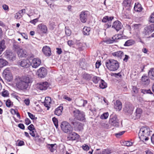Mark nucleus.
<instances>
[{
  "instance_id": "obj_1",
  "label": "nucleus",
  "mask_w": 154,
  "mask_h": 154,
  "mask_svg": "<svg viewBox=\"0 0 154 154\" xmlns=\"http://www.w3.org/2000/svg\"><path fill=\"white\" fill-rule=\"evenodd\" d=\"M32 82V79L28 76L18 77L15 79L16 87L19 90H27Z\"/></svg>"
},
{
  "instance_id": "obj_2",
  "label": "nucleus",
  "mask_w": 154,
  "mask_h": 154,
  "mask_svg": "<svg viewBox=\"0 0 154 154\" xmlns=\"http://www.w3.org/2000/svg\"><path fill=\"white\" fill-rule=\"evenodd\" d=\"M152 133V131L147 126L142 127L140 129L138 133L139 137L142 141L148 140L150 136Z\"/></svg>"
},
{
  "instance_id": "obj_3",
  "label": "nucleus",
  "mask_w": 154,
  "mask_h": 154,
  "mask_svg": "<svg viewBox=\"0 0 154 154\" xmlns=\"http://www.w3.org/2000/svg\"><path fill=\"white\" fill-rule=\"evenodd\" d=\"M105 64L107 68L111 71L116 70L119 66V63L118 62L112 59L107 60L105 62Z\"/></svg>"
},
{
  "instance_id": "obj_4",
  "label": "nucleus",
  "mask_w": 154,
  "mask_h": 154,
  "mask_svg": "<svg viewBox=\"0 0 154 154\" xmlns=\"http://www.w3.org/2000/svg\"><path fill=\"white\" fill-rule=\"evenodd\" d=\"M60 127L62 131L65 133H70L73 130L71 125L66 121L63 122L61 124Z\"/></svg>"
},
{
  "instance_id": "obj_5",
  "label": "nucleus",
  "mask_w": 154,
  "mask_h": 154,
  "mask_svg": "<svg viewBox=\"0 0 154 154\" xmlns=\"http://www.w3.org/2000/svg\"><path fill=\"white\" fill-rule=\"evenodd\" d=\"M154 31V23L145 26L141 32L143 37L147 36Z\"/></svg>"
},
{
  "instance_id": "obj_6",
  "label": "nucleus",
  "mask_w": 154,
  "mask_h": 154,
  "mask_svg": "<svg viewBox=\"0 0 154 154\" xmlns=\"http://www.w3.org/2000/svg\"><path fill=\"white\" fill-rule=\"evenodd\" d=\"M73 113L74 116L76 119L80 121L85 120V115L84 112L75 109L73 111Z\"/></svg>"
},
{
  "instance_id": "obj_7",
  "label": "nucleus",
  "mask_w": 154,
  "mask_h": 154,
  "mask_svg": "<svg viewBox=\"0 0 154 154\" xmlns=\"http://www.w3.org/2000/svg\"><path fill=\"white\" fill-rule=\"evenodd\" d=\"M70 122L71 124L74 126V128L75 131H79L83 129V125L81 123L76 122L75 120L69 119Z\"/></svg>"
},
{
  "instance_id": "obj_8",
  "label": "nucleus",
  "mask_w": 154,
  "mask_h": 154,
  "mask_svg": "<svg viewBox=\"0 0 154 154\" xmlns=\"http://www.w3.org/2000/svg\"><path fill=\"white\" fill-rule=\"evenodd\" d=\"M109 123L112 126L116 127H118L119 123L117 115L115 114L110 115Z\"/></svg>"
},
{
  "instance_id": "obj_9",
  "label": "nucleus",
  "mask_w": 154,
  "mask_h": 154,
  "mask_svg": "<svg viewBox=\"0 0 154 154\" xmlns=\"http://www.w3.org/2000/svg\"><path fill=\"white\" fill-rule=\"evenodd\" d=\"M134 109V106L131 103L129 102L125 103L123 109L125 112L127 113L128 114H131L132 113Z\"/></svg>"
},
{
  "instance_id": "obj_10",
  "label": "nucleus",
  "mask_w": 154,
  "mask_h": 154,
  "mask_svg": "<svg viewBox=\"0 0 154 154\" xmlns=\"http://www.w3.org/2000/svg\"><path fill=\"white\" fill-rule=\"evenodd\" d=\"M4 54L5 57L11 61H13L15 59V56L10 50H6Z\"/></svg>"
},
{
  "instance_id": "obj_11",
  "label": "nucleus",
  "mask_w": 154,
  "mask_h": 154,
  "mask_svg": "<svg viewBox=\"0 0 154 154\" xmlns=\"http://www.w3.org/2000/svg\"><path fill=\"white\" fill-rule=\"evenodd\" d=\"M123 27V25L118 20L114 22L112 26V28L118 31Z\"/></svg>"
},
{
  "instance_id": "obj_12",
  "label": "nucleus",
  "mask_w": 154,
  "mask_h": 154,
  "mask_svg": "<svg viewBox=\"0 0 154 154\" xmlns=\"http://www.w3.org/2000/svg\"><path fill=\"white\" fill-rule=\"evenodd\" d=\"M149 76L146 75H143L142 77L140 83L142 85L145 86L148 85L150 83V80Z\"/></svg>"
},
{
  "instance_id": "obj_13",
  "label": "nucleus",
  "mask_w": 154,
  "mask_h": 154,
  "mask_svg": "<svg viewBox=\"0 0 154 154\" xmlns=\"http://www.w3.org/2000/svg\"><path fill=\"white\" fill-rule=\"evenodd\" d=\"M88 13V11H83L80 14V20L83 23H85L87 20Z\"/></svg>"
},
{
  "instance_id": "obj_14",
  "label": "nucleus",
  "mask_w": 154,
  "mask_h": 154,
  "mask_svg": "<svg viewBox=\"0 0 154 154\" xmlns=\"http://www.w3.org/2000/svg\"><path fill=\"white\" fill-rule=\"evenodd\" d=\"M69 133V134L67 137L68 140L71 141L75 140L78 139L79 137V135L75 132Z\"/></svg>"
},
{
  "instance_id": "obj_15",
  "label": "nucleus",
  "mask_w": 154,
  "mask_h": 154,
  "mask_svg": "<svg viewBox=\"0 0 154 154\" xmlns=\"http://www.w3.org/2000/svg\"><path fill=\"white\" fill-rule=\"evenodd\" d=\"M3 74L7 80L10 81L13 79L12 74L10 73L9 68L5 69L4 71Z\"/></svg>"
},
{
  "instance_id": "obj_16",
  "label": "nucleus",
  "mask_w": 154,
  "mask_h": 154,
  "mask_svg": "<svg viewBox=\"0 0 154 154\" xmlns=\"http://www.w3.org/2000/svg\"><path fill=\"white\" fill-rule=\"evenodd\" d=\"M133 4L132 0H124L123 2V5L128 10H130Z\"/></svg>"
},
{
  "instance_id": "obj_17",
  "label": "nucleus",
  "mask_w": 154,
  "mask_h": 154,
  "mask_svg": "<svg viewBox=\"0 0 154 154\" xmlns=\"http://www.w3.org/2000/svg\"><path fill=\"white\" fill-rule=\"evenodd\" d=\"M47 73V71L44 67H41L39 69V77L43 78L45 77Z\"/></svg>"
},
{
  "instance_id": "obj_18",
  "label": "nucleus",
  "mask_w": 154,
  "mask_h": 154,
  "mask_svg": "<svg viewBox=\"0 0 154 154\" xmlns=\"http://www.w3.org/2000/svg\"><path fill=\"white\" fill-rule=\"evenodd\" d=\"M42 51L46 56H50L51 54V48L48 46H46L42 48Z\"/></svg>"
},
{
  "instance_id": "obj_19",
  "label": "nucleus",
  "mask_w": 154,
  "mask_h": 154,
  "mask_svg": "<svg viewBox=\"0 0 154 154\" xmlns=\"http://www.w3.org/2000/svg\"><path fill=\"white\" fill-rule=\"evenodd\" d=\"M20 65L22 67L25 68L29 67L31 65V63L29 60L24 59L21 61L20 63Z\"/></svg>"
},
{
  "instance_id": "obj_20",
  "label": "nucleus",
  "mask_w": 154,
  "mask_h": 154,
  "mask_svg": "<svg viewBox=\"0 0 154 154\" xmlns=\"http://www.w3.org/2000/svg\"><path fill=\"white\" fill-rule=\"evenodd\" d=\"M51 103V98L49 97H45V100L43 103L44 105L47 108V110H48L50 108V104Z\"/></svg>"
},
{
  "instance_id": "obj_21",
  "label": "nucleus",
  "mask_w": 154,
  "mask_h": 154,
  "mask_svg": "<svg viewBox=\"0 0 154 154\" xmlns=\"http://www.w3.org/2000/svg\"><path fill=\"white\" fill-rule=\"evenodd\" d=\"M49 86V84L47 82H44L42 83H39V89L41 90H46Z\"/></svg>"
},
{
  "instance_id": "obj_22",
  "label": "nucleus",
  "mask_w": 154,
  "mask_h": 154,
  "mask_svg": "<svg viewBox=\"0 0 154 154\" xmlns=\"http://www.w3.org/2000/svg\"><path fill=\"white\" fill-rule=\"evenodd\" d=\"M39 29L40 33H46L48 30L47 28L46 25L42 24L39 25Z\"/></svg>"
},
{
  "instance_id": "obj_23",
  "label": "nucleus",
  "mask_w": 154,
  "mask_h": 154,
  "mask_svg": "<svg viewBox=\"0 0 154 154\" xmlns=\"http://www.w3.org/2000/svg\"><path fill=\"white\" fill-rule=\"evenodd\" d=\"M114 17L113 16H106L103 17L102 20V22L103 23H111V21L114 19Z\"/></svg>"
},
{
  "instance_id": "obj_24",
  "label": "nucleus",
  "mask_w": 154,
  "mask_h": 154,
  "mask_svg": "<svg viewBox=\"0 0 154 154\" xmlns=\"http://www.w3.org/2000/svg\"><path fill=\"white\" fill-rule=\"evenodd\" d=\"M114 108L118 110H120L122 108V103L120 100H117L114 103Z\"/></svg>"
},
{
  "instance_id": "obj_25",
  "label": "nucleus",
  "mask_w": 154,
  "mask_h": 154,
  "mask_svg": "<svg viewBox=\"0 0 154 154\" xmlns=\"http://www.w3.org/2000/svg\"><path fill=\"white\" fill-rule=\"evenodd\" d=\"M112 54L113 56L117 57L119 59H121L122 57L124 56V53L122 51H119L112 53Z\"/></svg>"
},
{
  "instance_id": "obj_26",
  "label": "nucleus",
  "mask_w": 154,
  "mask_h": 154,
  "mask_svg": "<svg viewBox=\"0 0 154 154\" xmlns=\"http://www.w3.org/2000/svg\"><path fill=\"white\" fill-rule=\"evenodd\" d=\"M63 109V107L62 106H60L57 108L55 110V114L58 116H60L61 114Z\"/></svg>"
},
{
  "instance_id": "obj_27",
  "label": "nucleus",
  "mask_w": 154,
  "mask_h": 154,
  "mask_svg": "<svg viewBox=\"0 0 154 154\" xmlns=\"http://www.w3.org/2000/svg\"><path fill=\"white\" fill-rule=\"evenodd\" d=\"M148 75L150 79L154 81V68L150 69L148 72Z\"/></svg>"
},
{
  "instance_id": "obj_28",
  "label": "nucleus",
  "mask_w": 154,
  "mask_h": 154,
  "mask_svg": "<svg viewBox=\"0 0 154 154\" xmlns=\"http://www.w3.org/2000/svg\"><path fill=\"white\" fill-rule=\"evenodd\" d=\"M5 44V41L4 40L0 41V54L6 48Z\"/></svg>"
},
{
  "instance_id": "obj_29",
  "label": "nucleus",
  "mask_w": 154,
  "mask_h": 154,
  "mask_svg": "<svg viewBox=\"0 0 154 154\" xmlns=\"http://www.w3.org/2000/svg\"><path fill=\"white\" fill-rule=\"evenodd\" d=\"M31 132H30V134L33 137H35V140L36 142H37V140L38 138V134L36 133L35 130L30 131Z\"/></svg>"
},
{
  "instance_id": "obj_30",
  "label": "nucleus",
  "mask_w": 154,
  "mask_h": 154,
  "mask_svg": "<svg viewBox=\"0 0 154 154\" xmlns=\"http://www.w3.org/2000/svg\"><path fill=\"white\" fill-rule=\"evenodd\" d=\"M135 43L134 41L132 39H129L126 41L124 45L125 46H129L134 45Z\"/></svg>"
},
{
  "instance_id": "obj_31",
  "label": "nucleus",
  "mask_w": 154,
  "mask_h": 154,
  "mask_svg": "<svg viewBox=\"0 0 154 154\" xmlns=\"http://www.w3.org/2000/svg\"><path fill=\"white\" fill-rule=\"evenodd\" d=\"M134 9L136 11L140 12L142 11V8L141 7V5L139 3H138L137 4H135L134 7Z\"/></svg>"
},
{
  "instance_id": "obj_32",
  "label": "nucleus",
  "mask_w": 154,
  "mask_h": 154,
  "mask_svg": "<svg viewBox=\"0 0 154 154\" xmlns=\"http://www.w3.org/2000/svg\"><path fill=\"white\" fill-rule=\"evenodd\" d=\"M99 87L100 88L103 89L107 87V83L103 79H101L100 82Z\"/></svg>"
},
{
  "instance_id": "obj_33",
  "label": "nucleus",
  "mask_w": 154,
  "mask_h": 154,
  "mask_svg": "<svg viewBox=\"0 0 154 154\" xmlns=\"http://www.w3.org/2000/svg\"><path fill=\"white\" fill-rule=\"evenodd\" d=\"M93 75L92 74L84 73L83 75V78L89 81L91 79Z\"/></svg>"
},
{
  "instance_id": "obj_34",
  "label": "nucleus",
  "mask_w": 154,
  "mask_h": 154,
  "mask_svg": "<svg viewBox=\"0 0 154 154\" xmlns=\"http://www.w3.org/2000/svg\"><path fill=\"white\" fill-rule=\"evenodd\" d=\"M90 29V27L85 26L83 29V32L84 35H89Z\"/></svg>"
},
{
  "instance_id": "obj_35",
  "label": "nucleus",
  "mask_w": 154,
  "mask_h": 154,
  "mask_svg": "<svg viewBox=\"0 0 154 154\" xmlns=\"http://www.w3.org/2000/svg\"><path fill=\"white\" fill-rule=\"evenodd\" d=\"M38 60L36 58H34L32 60V65L33 67L36 68L38 66Z\"/></svg>"
},
{
  "instance_id": "obj_36",
  "label": "nucleus",
  "mask_w": 154,
  "mask_h": 154,
  "mask_svg": "<svg viewBox=\"0 0 154 154\" xmlns=\"http://www.w3.org/2000/svg\"><path fill=\"white\" fill-rule=\"evenodd\" d=\"M8 64V62L5 60L0 59V68H2Z\"/></svg>"
},
{
  "instance_id": "obj_37",
  "label": "nucleus",
  "mask_w": 154,
  "mask_h": 154,
  "mask_svg": "<svg viewBox=\"0 0 154 154\" xmlns=\"http://www.w3.org/2000/svg\"><path fill=\"white\" fill-rule=\"evenodd\" d=\"M101 80L100 77L96 76H94L92 79L93 82L96 84L98 83L99 81H100Z\"/></svg>"
},
{
  "instance_id": "obj_38",
  "label": "nucleus",
  "mask_w": 154,
  "mask_h": 154,
  "mask_svg": "<svg viewBox=\"0 0 154 154\" xmlns=\"http://www.w3.org/2000/svg\"><path fill=\"white\" fill-rule=\"evenodd\" d=\"M56 144H48L47 145V147L50 150V151L52 152H54L55 150L54 148V146Z\"/></svg>"
},
{
  "instance_id": "obj_39",
  "label": "nucleus",
  "mask_w": 154,
  "mask_h": 154,
  "mask_svg": "<svg viewBox=\"0 0 154 154\" xmlns=\"http://www.w3.org/2000/svg\"><path fill=\"white\" fill-rule=\"evenodd\" d=\"M142 112V110L140 108H137L135 112L137 118H140Z\"/></svg>"
},
{
  "instance_id": "obj_40",
  "label": "nucleus",
  "mask_w": 154,
  "mask_h": 154,
  "mask_svg": "<svg viewBox=\"0 0 154 154\" xmlns=\"http://www.w3.org/2000/svg\"><path fill=\"white\" fill-rule=\"evenodd\" d=\"M6 105L8 107H12L13 105V103L10 100L8 99L6 101Z\"/></svg>"
},
{
  "instance_id": "obj_41",
  "label": "nucleus",
  "mask_w": 154,
  "mask_h": 154,
  "mask_svg": "<svg viewBox=\"0 0 154 154\" xmlns=\"http://www.w3.org/2000/svg\"><path fill=\"white\" fill-rule=\"evenodd\" d=\"M17 54L19 57H24L26 55V54L24 53L22 49H20L18 50Z\"/></svg>"
},
{
  "instance_id": "obj_42",
  "label": "nucleus",
  "mask_w": 154,
  "mask_h": 154,
  "mask_svg": "<svg viewBox=\"0 0 154 154\" xmlns=\"http://www.w3.org/2000/svg\"><path fill=\"white\" fill-rule=\"evenodd\" d=\"M141 92L143 93V94H153V96H154V94H153L150 89L148 90L142 89Z\"/></svg>"
},
{
  "instance_id": "obj_43",
  "label": "nucleus",
  "mask_w": 154,
  "mask_h": 154,
  "mask_svg": "<svg viewBox=\"0 0 154 154\" xmlns=\"http://www.w3.org/2000/svg\"><path fill=\"white\" fill-rule=\"evenodd\" d=\"M76 45L77 46L78 49L79 51H82L83 45L82 43L80 42H76Z\"/></svg>"
},
{
  "instance_id": "obj_44",
  "label": "nucleus",
  "mask_w": 154,
  "mask_h": 154,
  "mask_svg": "<svg viewBox=\"0 0 154 154\" xmlns=\"http://www.w3.org/2000/svg\"><path fill=\"white\" fill-rule=\"evenodd\" d=\"M65 32L66 35L68 36H69L71 33V30L69 29L68 27H65Z\"/></svg>"
},
{
  "instance_id": "obj_45",
  "label": "nucleus",
  "mask_w": 154,
  "mask_h": 154,
  "mask_svg": "<svg viewBox=\"0 0 154 154\" xmlns=\"http://www.w3.org/2000/svg\"><path fill=\"white\" fill-rule=\"evenodd\" d=\"M52 121L56 127L57 128L58 127V120L57 119L54 117L52 118Z\"/></svg>"
},
{
  "instance_id": "obj_46",
  "label": "nucleus",
  "mask_w": 154,
  "mask_h": 154,
  "mask_svg": "<svg viewBox=\"0 0 154 154\" xmlns=\"http://www.w3.org/2000/svg\"><path fill=\"white\" fill-rule=\"evenodd\" d=\"M149 20L151 23L154 22V12L150 16Z\"/></svg>"
},
{
  "instance_id": "obj_47",
  "label": "nucleus",
  "mask_w": 154,
  "mask_h": 154,
  "mask_svg": "<svg viewBox=\"0 0 154 154\" xmlns=\"http://www.w3.org/2000/svg\"><path fill=\"white\" fill-rule=\"evenodd\" d=\"M108 112H106L103 113L101 116L100 118L102 119H106L108 117Z\"/></svg>"
},
{
  "instance_id": "obj_48",
  "label": "nucleus",
  "mask_w": 154,
  "mask_h": 154,
  "mask_svg": "<svg viewBox=\"0 0 154 154\" xmlns=\"http://www.w3.org/2000/svg\"><path fill=\"white\" fill-rule=\"evenodd\" d=\"M22 17V14H20L18 12L15 14L14 18L17 19H19Z\"/></svg>"
},
{
  "instance_id": "obj_49",
  "label": "nucleus",
  "mask_w": 154,
  "mask_h": 154,
  "mask_svg": "<svg viewBox=\"0 0 154 154\" xmlns=\"http://www.w3.org/2000/svg\"><path fill=\"white\" fill-rule=\"evenodd\" d=\"M9 95V93L7 90H5L2 93V96L4 97H8Z\"/></svg>"
},
{
  "instance_id": "obj_50",
  "label": "nucleus",
  "mask_w": 154,
  "mask_h": 154,
  "mask_svg": "<svg viewBox=\"0 0 154 154\" xmlns=\"http://www.w3.org/2000/svg\"><path fill=\"white\" fill-rule=\"evenodd\" d=\"M141 25L140 24H134L132 26L134 29H139Z\"/></svg>"
},
{
  "instance_id": "obj_51",
  "label": "nucleus",
  "mask_w": 154,
  "mask_h": 154,
  "mask_svg": "<svg viewBox=\"0 0 154 154\" xmlns=\"http://www.w3.org/2000/svg\"><path fill=\"white\" fill-rule=\"evenodd\" d=\"M119 36H120V35H116L112 37V39L114 40V42H116V40L120 39V37H119Z\"/></svg>"
},
{
  "instance_id": "obj_52",
  "label": "nucleus",
  "mask_w": 154,
  "mask_h": 154,
  "mask_svg": "<svg viewBox=\"0 0 154 154\" xmlns=\"http://www.w3.org/2000/svg\"><path fill=\"white\" fill-rule=\"evenodd\" d=\"M125 132V131H123L121 132H119V133H116L115 134V136L117 138L120 137V136L123 135Z\"/></svg>"
},
{
  "instance_id": "obj_53",
  "label": "nucleus",
  "mask_w": 154,
  "mask_h": 154,
  "mask_svg": "<svg viewBox=\"0 0 154 154\" xmlns=\"http://www.w3.org/2000/svg\"><path fill=\"white\" fill-rule=\"evenodd\" d=\"M18 32L23 37L26 39H28V37L27 34L25 33L20 32Z\"/></svg>"
},
{
  "instance_id": "obj_54",
  "label": "nucleus",
  "mask_w": 154,
  "mask_h": 154,
  "mask_svg": "<svg viewBox=\"0 0 154 154\" xmlns=\"http://www.w3.org/2000/svg\"><path fill=\"white\" fill-rule=\"evenodd\" d=\"M49 24L50 26L51 27V28L52 29H54L56 26L55 23L52 21H50L49 22Z\"/></svg>"
},
{
  "instance_id": "obj_55",
  "label": "nucleus",
  "mask_w": 154,
  "mask_h": 154,
  "mask_svg": "<svg viewBox=\"0 0 154 154\" xmlns=\"http://www.w3.org/2000/svg\"><path fill=\"white\" fill-rule=\"evenodd\" d=\"M17 142H18V144L17 146H23L24 145V143L23 141L18 140Z\"/></svg>"
},
{
  "instance_id": "obj_56",
  "label": "nucleus",
  "mask_w": 154,
  "mask_h": 154,
  "mask_svg": "<svg viewBox=\"0 0 154 154\" xmlns=\"http://www.w3.org/2000/svg\"><path fill=\"white\" fill-rule=\"evenodd\" d=\"M28 129L30 131H32V130H35V128L34 126L32 124H31L28 127Z\"/></svg>"
},
{
  "instance_id": "obj_57",
  "label": "nucleus",
  "mask_w": 154,
  "mask_h": 154,
  "mask_svg": "<svg viewBox=\"0 0 154 154\" xmlns=\"http://www.w3.org/2000/svg\"><path fill=\"white\" fill-rule=\"evenodd\" d=\"M18 110L17 109H10L11 113L13 115H15L17 112Z\"/></svg>"
},
{
  "instance_id": "obj_58",
  "label": "nucleus",
  "mask_w": 154,
  "mask_h": 154,
  "mask_svg": "<svg viewBox=\"0 0 154 154\" xmlns=\"http://www.w3.org/2000/svg\"><path fill=\"white\" fill-rule=\"evenodd\" d=\"M83 149L87 151L89 149V146L86 144H85L82 146Z\"/></svg>"
},
{
  "instance_id": "obj_59",
  "label": "nucleus",
  "mask_w": 154,
  "mask_h": 154,
  "mask_svg": "<svg viewBox=\"0 0 154 154\" xmlns=\"http://www.w3.org/2000/svg\"><path fill=\"white\" fill-rule=\"evenodd\" d=\"M67 44L70 46H73L74 44V42L72 40H69L67 42Z\"/></svg>"
},
{
  "instance_id": "obj_60",
  "label": "nucleus",
  "mask_w": 154,
  "mask_h": 154,
  "mask_svg": "<svg viewBox=\"0 0 154 154\" xmlns=\"http://www.w3.org/2000/svg\"><path fill=\"white\" fill-rule=\"evenodd\" d=\"M85 61V59L84 58H82L80 59L79 61V64L80 66H83L84 64Z\"/></svg>"
},
{
  "instance_id": "obj_61",
  "label": "nucleus",
  "mask_w": 154,
  "mask_h": 154,
  "mask_svg": "<svg viewBox=\"0 0 154 154\" xmlns=\"http://www.w3.org/2000/svg\"><path fill=\"white\" fill-rule=\"evenodd\" d=\"M38 18H36L33 20H31L29 22L33 24L34 25L35 24V23L38 22Z\"/></svg>"
},
{
  "instance_id": "obj_62",
  "label": "nucleus",
  "mask_w": 154,
  "mask_h": 154,
  "mask_svg": "<svg viewBox=\"0 0 154 154\" xmlns=\"http://www.w3.org/2000/svg\"><path fill=\"white\" fill-rule=\"evenodd\" d=\"M25 124L26 125H28L29 124L31 123V121L30 119L28 118H26L25 119Z\"/></svg>"
},
{
  "instance_id": "obj_63",
  "label": "nucleus",
  "mask_w": 154,
  "mask_h": 154,
  "mask_svg": "<svg viewBox=\"0 0 154 154\" xmlns=\"http://www.w3.org/2000/svg\"><path fill=\"white\" fill-rule=\"evenodd\" d=\"M18 126L20 129L24 130L25 129V126L23 124L20 123L18 124Z\"/></svg>"
},
{
  "instance_id": "obj_64",
  "label": "nucleus",
  "mask_w": 154,
  "mask_h": 154,
  "mask_svg": "<svg viewBox=\"0 0 154 154\" xmlns=\"http://www.w3.org/2000/svg\"><path fill=\"white\" fill-rule=\"evenodd\" d=\"M2 8L5 10H7L8 11L9 9L8 6L5 4H4L2 5Z\"/></svg>"
}]
</instances>
